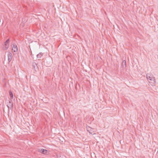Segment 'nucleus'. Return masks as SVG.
<instances>
[{
	"mask_svg": "<svg viewBox=\"0 0 158 158\" xmlns=\"http://www.w3.org/2000/svg\"><path fill=\"white\" fill-rule=\"evenodd\" d=\"M43 56V54L42 53H40L37 55V57L38 58H40Z\"/></svg>",
	"mask_w": 158,
	"mask_h": 158,
	"instance_id": "10",
	"label": "nucleus"
},
{
	"mask_svg": "<svg viewBox=\"0 0 158 158\" xmlns=\"http://www.w3.org/2000/svg\"><path fill=\"white\" fill-rule=\"evenodd\" d=\"M10 40H6L3 45L2 49L4 50L8 49L9 46Z\"/></svg>",
	"mask_w": 158,
	"mask_h": 158,
	"instance_id": "2",
	"label": "nucleus"
},
{
	"mask_svg": "<svg viewBox=\"0 0 158 158\" xmlns=\"http://www.w3.org/2000/svg\"><path fill=\"white\" fill-rule=\"evenodd\" d=\"M33 66L35 69H36L37 68V66L36 64L34 62L33 63Z\"/></svg>",
	"mask_w": 158,
	"mask_h": 158,
	"instance_id": "9",
	"label": "nucleus"
},
{
	"mask_svg": "<svg viewBox=\"0 0 158 158\" xmlns=\"http://www.w3.org/2000/svg\"><path fill=\"white\" fill-rule=\"evenodd\" d=\"M12 50H14V52H16L17 51L18 48L16 45L13 44V47L12 48Z\"/></svg>",
	"mask_w": 158,
	"mask_h": 158,
	"instance_id": "5",
	"label": "nucleus"
},
{
	"mask_svg": "<svg viewBox=\"0 0 158 158\" xmlns=\"http://www.w3.org/2000/svg\"><path fill=\"white\" fill-rule=\"evenodd\" d=\"M122 66L123 68H126V60H124L123 61L122 64Z\"/></svg>",
	"mask_w": 158,
	"mask_h": 158,
	"instance_id": "8",
	"label": "nucleus"
},
{
	"mask_svg": "<svg viewBox=\"0 0 158 158\" xmlns=\"http://www.w3.org/2000/svg\"><path fill=\"white\" fill-rule=\"evenodd\" d=\"M9 94L11 98V99H13V94L12 93V92L10 91L9 92Z\"/></svg>",
	"mask_w": 158,
	"mask_h": 158,
	"instance_id": "11",
	"label": "nucleus"
},
{
	"mask_svg": "<svg viewBox=\"0 0 158 158\" xmlns=\"http://www.w3.org/2000/svg\"><path fill=\"white\" fill-rule=\"evenodd\" d=\"M7 40H9V39H8Z\"/></svg>",
	"mask_w": 158,
	"mask_h": 158,
	"instance_id": "12",
	"label": "nucleus"
},
{
	"mask_svg": "<svg viewBox=\"0 0 158 158\" xmlns=\"http://www.w3.org/2000/svg\"><path fill=\"white\" fill-rule=\"evenodd\" d=\"M47 150L46 149H42L40 150V152L43 154H46L47 152Z\"/></svg>",
	"mask_w": 158,
	"mask_h": 158,
	"instance_id": "7",
	"label": "nucleus"
},
{
	"mask_svg": "<svg viewBox=\"0 0 158 158\" xmlns=\"http://www.w3.org/2000/svg\"><path fill=\"white\" fill-rule=\"evenodd\" d=\"M87 130L88 132L92 135H94L95 134L94 131V130L89 127H87Z\"/></svg>",
	"mask_w": 158,
	"mask_h": 158,
	"instance_id": "3",
	"label": "nucleus"
},
{
	"mask_svg": "<svg viewBox=\"0 0 158 158\" xmlns=\"http://www.w3.org/2000/svg\"><path fill=\"white\" fill-rule=\"evenodd\" d=\"M7 106L8 108L10 109L13 108V104L11 102H9V104L7 105Z\"/></svg>",
	"mask_w": 158,
	"mask_h": 158,
	"instance_id": "6",
	"label": "nucleus"
},
{
	"mask_svg": "<svg viewBox=\"0 0 158 158\" xmlns=\"http://www.w3.org/2000/svg\"><path fill=\"white\" fill-rule=\"evenodd\" d=\"M146 77L149 83L152 86L155 85L156 81L153 76L150 74H148L146 75Z\"/></svg>",
	"mask_w": 158,
	"mask_h": 158,
	"instance_id": "1",
	"label": "nucleus"
},
{
	"mask_svg": "<svg viewBox=\"0 0 158 158\" xmlns=\"http://www.w3.org/2000/svg\"><path fill=\"white\" fill-rule=\"evenodd\" d=\"M12 53H9L8 55V60L9 62L11 61L12 60Z\"/></svg>",
	"mask_w": 158,
	"mask_h": 158,
	"instance_id": "4",
	"label": "nucleus"
}]
</instances>
